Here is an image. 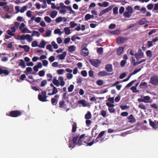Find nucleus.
Returning <instances> with one entry per match:
<instances>
[{"instance_id":"obj_18","label":"nucleus","mask_w":158,"mask_h":158,"mask_svg":"<svg viewBox=\"0 0 158 158\" xmlns=\"http://www.w3.org/2000/svg\"><path fill=\"white\" fill-rule=\"evenodd\" d=\"M58 80L60 82V85L61 86H64L65 85V82L64 81V78L62 76H60L58 77Z\"/></svg>"},{"instance_id":"obj_60","label":"nucleus","mask_w":158,"mask_h":158,"mask_svg":"<svg viewBox=\"0 0 158 158\" xmlns=\"http://www.w3.org/2000/svg\"><path fill=\"white\" fill-rule=\"evenodd\" d=\"M39 45H38V43L36 41H33L31 44V46L33 47H38Z\"/></svg>"},{"instance_id":"obj_42","label":"nucleus","mask_w":158,"mask_h":158,"mask_svg":"<svg viewBox=\"0 0 158 158\" xmlns=\"http://www.w3.org/2000/svg\"><path fill=\"white\" fill-rule=\"evenodd\" d=\"M78 136L79 135H76V136L73 138V142L74 144L77 143V138H78Z\"/></svg>"},{"instance_id":"obj_24","label":"nucleus","mask_w":158,"mask_h":158,"mask_svg":"<svg viewBox=\"0 0 158 158\" xmlns=\"http://www.w3.org/2000/svg\"><path fill=\"white\" fill-rule=\"evenodd\" d=\"M64 31L66 35H69L71 33V30L69 27H65L64 28Z\"/></svg>"},{"instance_id":"obj_39","label":"nucleus","mask_w":158,"mask_h":158,"mask_svg":"<svg viewBox=\"0 0 158 158\" xmlns=\"http://www.w3.org/2000/svg\"><path fill=\"white\" fill-rule=\"evenodd\" d=\"M44 20L46 22L48 23H50L52 21L51 19L48 16H45L44 17Z\"/></svg>"},{"instance_id":"obj_6","label":"nucleus","mask_w":158,"mask_h":158,"mask_svg":"<svg viewBox=\"0 0 158 158\" xmlns=\"http://www.w3.org/2000/svg\"><path fill=\"white\" fill-rule=\"evenodd\" d=\"M59 104L60 107L63 108L66 111H67L69 110V109L67 108V105L64 100H62L60 101L59 102Z\"/></svg>"},{"instance_id":"obj_49","label":"nucleus","mask_w":158,"mask_h":158,"mask_svg":"<svg viewBox=\"0 0 158 158\" xmlns=\"http://www.w3.org/2000/svg\"><path fill=\"white\" fill-rule=\"evenodd\" d=\"M91 15L89 14H86L85 17V20L87 21L91 19Z\"/></svg>"},{"instance_id":"obj_64","label":"nucleus","mask_w":158,"mask_h":158,"mask_svg":"<svg viewBox=\"0 0 158 158\" xmlns=\"http://www.w3.org/2000/svg\"><path fill=\"white\" fill-rule=\"evenodd\" d=\"M96 83L98 85H102L103 84V82L102 80H99L97 81Z\"/></svg>"},{"instance_id":"obj_10","label":"nucleus","mask_w":158,"mask_h":158,"mask_svg":"<svg viewBox=\"0 0 158 158\" xmlns=\"http://www.w3.org/2000/svg\"><path fill=\"white\" fill-rule=\"evenodd\" d=\"M21 115V112L16 110L13 111H11L10 113V115L13 117H17Z\"/></svg>"},{"instance_id":"obj_5","label":"nucleus","mask_w":158,"mask_h":158,"mask_svg":"<svg viewBox=\"0 0 158 158\" xmlns=\"http://www.w3.org/2000/svg\"><path fill=\"white\" fill-rule=\"evenodd\" d=\"M150 82L151 83L154 85L158 84V77L156 76H152L150 80Z\"/></svg>"},{"instance_id":"obj_9","label":"nucleus","mask_w":158,"mask_h":158,"mask_svg":"<svg viewBox=\"0 0 158 158\" xmlns=\"http://www.w3.org/2000/svg\"><path fill=\"white\" fill-rule=\"evenodd\" d=\"M89 62L93 65L95 67H97L101 63L99 60L95 59L90 60Z\"/></svg>"},{"instance_id":"obj_58","label":"nucleus","mask_w":158,"mask_h":158,"mask_svg":"<svg viewBox=\"0 0 158 158\" xmlns=\"http://www.w3.org/2000/svg\"><path fill=\"white\" fill-rule=\"evenodd\" d=\"M81 74L84 77H85L87 76V73L85 70H82L81 72Z\"/></svg>"},{"instance_id":"obj_13","label":"nucleus","mask_w":158,"mask_h":158,"mask_svg":"<svg viewBox=\"0 0 158 158\" xmlns=\"http://www.w3.org/2000/svg\"><path fill=\"white\" fill-rule=\"evenodd\" d=\"M84 137H87V136H85V134H82L79 137V139L77 141V143H78V146H81L82 144V141L83 140V138Z\"/></svg>"},{"instance_id":"obj_59","label":"nucleus","mask_w":158,"mask_h":158,"mask_svg":"<svg viewBox=\"0 0 158 158\" xmlns=\"http://www.w3.org/2000/svg\"><path fill=\"white\" fill-rule=\"evenodd\" d=\"M118 8L117 7H114L113 10V14L114 15H117L118 14Z\"/></svg>"},{"instance_id":"obj_62","label":"nucleus","mask_w":158,"mask_h":158,"mask_svg":"<svg viewBox=\"0 0 158 158\" xmlns=\"http://www.w3.org/2000/svg\"><path fill=\"white\" fill-rule=\"evenodd\" d=\"M138 107L139 108L144 110L146 109L147 108L146 107L143 103L139 105Z\"/></svg>"},{"instance_id":"obj_48","label":"nucleus","mask_w":158,"mask_h":158,"mask_svg":"<svg viewBox=\"0 0 158 158\" xmlns=\"http://www.w3.org/2000/svg\"><path fill=\"white\" fill-rule=\"evenodd\" d=\"M147 83L145 82H141L139 86L141 88H143L146 86Z\"/></svg>"},{"instance_id":"obj_20","label":"nucleus","mask_w":158,"mask_h":158,"mask_svg":"<svg viewBox=\"0 0 158 158\" xmlns=\"http://www.w3.org/2000/svg\"><path fill=\"white\" fill-rule=\"evenodd\" d=\"M67 9H68L69 11V13L70 14L72 15L73 16H75L76 15L75 12L73 10L71 6H68L67 7Z\"/></svg>"},{"instance_id":"obj_35","label":"nucleus","mask_w":158,"mask_h":158,"mask_svg":"<svg viewBox=\"0 0 158 158\" xmlns=\"http://www.w3.org/2000/svg\"><path fill=\"white\" fill-rule=\"evenodd\" d=\"M56 72L59 75H62L65 73V70L64 69H59L57 70Z\"/></svg>"},{"instance_id":"obj_27","label":"nucleus","mask_w":158,"mask_h":158,"mask_svg":"<svg viewBox=\"0 0 158 158\" xmlns=\"http://www.w3.org/2000/svg\"><path fill=\"white\" fill-rule=\"evenodd\" d=\"M124 48L123 47H119L117 49V54L118 55H120L123 52Z\"/></svg>"},{"instance_id":"obj_47","label":"nucleus","mask_w":158,"mask_h":158,"mask_svg":"<svg viewBox=\"0 0 158 158\" xmlns=\"http://www.w3.org/2000/svg\"><path fill=\"white\" fill-rule=\"evenodd\" d=\"M77 129V124L76 123H74L72 125V132H74L76 131Z\"/></svg>"},{"instance_id":"obj_19","label":"nucleus","mask_w":158,"mask_h":158,"mask_svg":"<svg viewBox=\"0 0 158 158\" xmlns=\"http://www.w3.org/2000/svg\"><path fill=\"white\" fill-rule=\"evenodd\" d=\"M104 121L102 123V125H108L109 124H112L111 121L110 120V119H104Z\"/></svg>"},{"instance_id":"obj_30","label":"nucleus","mask_w":158,"mask_h":158,"mask_svg":"<svg viewBox=\"0 0 158 158\" xmlns=\"http://www.w3.org/2000/svg\"><path fill=\"white\" fill-rule=\"evenodd\" d=\"M125 40V39L121 37H118L117 40V42L118 44H121L123 43Z\"/></svg>"},{"instance_id":"obj_8","label":"nucleus","mask_w":158,"mask_h":158,"mask_svg":"<svg viewBox=\"0 0 158 158\" xmlns=\"http://www.w3.org/2000/svg\"><path fill=\"white\" fill-rule=\"evenodd\" d=\"M144 53L141 50H140L137 53L135 54V56L137 60H139L141 58H143Z\"/></svg>"},{"instance_id":"obj_63","label":"nucleus","mask_w":158,"mask_h":158,"mask_svg":"<svg viewBox=\"0 0 158 158\" xmlns=\"http://www.w3.org/2000/svg\"><path fill=\"white\" fill-rule=\"evenodd\" d=\"M146 54L148 57H151L152 56V52L150 50H148L146 52Z\"/></svg>"},{"instance_id":"obj_14","label":"nucleus","mask_w":158,"mask_h":158,"mask_svg":"<svg viewBox=\"0 0 158 158\" xmlns=\"http://www.w3.org/2000/svg\"><path fill=\"white\" fill-rule=\"evenodd\" d=\"M149 125L151 126V127H152V128L154 129H156L157 128V126H158V124L156 123V121H152L150 120V119H149Z\"/></svg>"},{"instance_id":"obj_46","label":"nucleus","mask_w":158,"mask_h":158,"mask_svg":"<svg viewBox=\"0 0 158 158\" xmlns=\"http://www.w3.org/2000/svg\"><path fill=\"white\" fill-rule=\"evenodd\" d=\"M74 88V86L73 85H71L68 88V91L69 92H72Z\"/></svg>"},{"instance_id":"obj_52","label":"nucleus","mask_w":158,"mask_h":158,"mask_svg":"<svg viewBox=\"0 0 158 158\" xmlns=\"http://www.w3.org/2000/svg\"><path fill=\"white\" fill-rule=\"evenodd\" d=\"M47 84V81L46 80H44L41 81L40 83V86L41 87H44Z\"/></svg>"},{"instance_id":"obj_56","label":"nucleus","mask_w":158,"mask_h":158,"mask_svg":"<svg viewBox=\"0 0 158 158\" xmlns=\"http://www.w3.org/2000/svg\"><path fill=\"white\" fill-rule=\"evenodd\" d=\"M131 89L134 93H137L139 92V90L136 89V88L134 86H132L131 88Z\"/></svg>"},{"instance_id":"obj_41","label":"nucleus","mask_w":158,"mask_h":158,"mask_svg":"<svg viewBox=\"0 0 158 158\" xmlns=\"http://www.w3.org/2000/svg\"><path fill=\"white\" fill-rule=\"evenodd\" d=\"M66 9H67L66 7L61 8L60 10V12L62 14H64L66 12Z\"/></svg>"},{"instance_id":"obj_50","label":"nucleus","mask_w":158,"mask_h":158,"mask_svg":"<svg viewBox=\"0 0 158 158\" xmlns=\"http://www.w3.org/2000/svg\"><path fill=\"white\" fill-rule=\"evenodd\" d=\"M51 44L54 49H56L58 48V46L55 41H52L51 43Z\"/></svg>"},{"instance_id":"obj_45","label":"nucleus","mask_w":158,"mask_h":158,"mask_svg":"<svg viewBox=\"0 0 158 158\" xmlns=\"http://www.w3.org/2000/svg\"><path fill=\"white\" fill-rule=\"evenodd\" d=\"M91 116V114L90 111H88L85 115V118H90Z\"/></svg>"},{"instance_id":"obj_55","label":"nucleus","mask_w":158,"mask_h":158,"mask_svg":"<svg viewBox=\"0 0 158 158\" xmlns=\"http://www.w3.org/2000/svg\"><path fill=\"white\" fill-rule=\"evenodd\" d=\"M45 74V71L44 70L40 71L38 73L39 76L40 77H42L44 76Z\"/></svg>"},{"instance_id":"obj_11","label":"nucleus","mask_w":158,"mask_h":158,"mask_svg":"<svg viewBox=\"0 0 158 158\" xmlns=\"http://www.w3.org/2000/svg\"><path fill=\"white\" fill-rule=\"evenodd\" d=\"M112 7L110 6L108 8L102 10L100 13L99 16H101L104 15V14L108 12L109 11L111 10L112 8Z\"/></svg>"},{"instance_id":"obj_15","label":"nucleus","mask_w":158,"mask_h":158,"mask_svg":"<svg viewBox=\"0 0 158 158\" xmlns=\"http://www.w3.org/2000/svg\"><path fill=\"white\" fill-rule=\"evenodd\" d=\"M111 74L107 73L105 71H100L98 73V75L100 77H104L111 75Z\"/></svg>"},{"instance_id":"obj_33","label":"nucleus","mask_w":158,"mask_h":158,"mask_svg":"<svg viewBox=\"0 0 158 158\" xmlns=\"http://www.w3.org/2000/svg\"><path fill=\"white\" fill-rule=\"evenodd\" d=\"M57 12L56 11H53L51 13L50 16L52 18H55L57 15Z\"/></svg>"},{"instance_id":"obj_29","label":"nucleus","mask_w":158,"mask_h":158,"mask_svg":"<svg viewBox=\"0 0 158 158\" xmlns=\"http://www.w3.org/2000/svg\"><path fill=\"white\" fill-rule=\"evenodd\" d=\"M54 32L55 34H58L59 35H60L63 33L64 32L61 31L60 29L57 28L55 29Z\"/></svg>"},{"instance_id":"obj_51","label":"nucleus","mask_w":158,"mask_h":158,"mask_svg":"<svg viewBox=\"0 0 158 158\" xmlns=\"http://www.w3.org/2000/svg\"><path fill=\"white\" fill-rule=\"evenodd\" d=\"M58 101V100L55 98H52L51 99L52 103L54 105H56V104Z\"/></svg>"},{"instance_id":"obj_57","label":"nucleus","mask_w":158,"mask_h":158,"mask_svg":"<svg viewBox=\"0 0 158 158\" xmlns=\"http://www.w3.org/2000/svg\"><path fill=\"white\" fill-rule=\"evenodd\" d=\"M46 48L50 52H52L53 51V49L50 44L47 45L46 47Z\"/></svg>"},{"instance_id":"obj_31","label":"nucleus","mask_w":158,"mask_h":158,"mask_svg":"<svg viewBox=\"0 0 158 158\" xmlns=\"http://www.w3.org/2000/svg\"><path fill=\"white\" fill-rule=\"evenodd\" d=\"M46 43V41L44 40H42L39 45H38V47L40 48H44L45 47V45Z\"/></svg>"},{"instance_id":"obj_23","label":"nucleus","mask_w":158,"mask_h":158,"mask_svg":"<svg viewBox=\"0 0 158 158\" xmlns=\"http://www.w3.org/2000/svg\"><path fill=\"white\" fill-rule=\"evenodd\" d=\"M81 54L84 56H86L89 54V51L88 49L86 48H83L81 52Z\"/></svg>"},{"instance_id":"obj_28","label":"nucleus","mask_w":158,"mask_h":158,"mask_svg":"<svg viewBox=\"0 0 158 158\" xmlns=\"http://www.w3.org/2000/svg\"><path fill=\"white\" fill-rule=\"evenodd\" d=\"M76 49V47L74 45H71L68 47V51L70 52L74 51Z\"/></svg>"},{"instance_id":"obj_43","label":"nucleus","mask_w":158,"mask_h":158,"mask_svg":"<svg viewBox=\"0 0 158 158\" xmlns=\"http://www.w3.org/2000/svg\"><path fill=\"white\" fill-rule=\"evenodd\" d=\"M46 76L48 81H50L52 80L53 77L51 74L50 73H48L47 74Z\"/></svg>"},{"instance_id":"obj_44","label":"nucleus","mask_w":158,"mask_h":158,"mask_svg":"<svg viewBox=\"0 0 158 158\" xmlns=\"http://www.w3.org/2000/svg\"><path fill=\"white\" fill-rule=\"evenodd\" d=\"M66 75V77L69 80L71 79L73 77V74L71 73H67Z\"/></svg>"},{"instance_id":"obj_26","label":"nucleus","mask_w":158,"mask_h":158,"mask_svg":"<svg viewBox=\"0 0 158 158\" xmlns=\"http://www.w3.org/2000/svg\"><path fill=\"white\" fill-rule=\"evenodd\" d=\"M9 72L6 69H4L0 68V75L2 74L5 75H8L9 74Z\"/></svg>"},{"instance_id":"obj_54","label":"nucleus","mask_w":158,"mask_h":158,"mask_svg":"<svg viewBox=\"0 0 158 158\" xmlns=\"http://www.w3.org/2000/svg\"><path fill=\"white\" fill-rule=\"evenodd\" d=\"M80 37L79 36L74 35L71 38V40L73 41H75L76 40H80Z\"/></svg>"},{"instance_id":"obj_17","label":"nucleus","mask_w":158,"mask_h":158,"mask_svg":"<svg viewBox=\"0 0 158 158\" xmlns=\"http://www.w3.org/2000/svg\"><path fill=\"white\" fill-rule=\"evenodd\" d=\"M67 52H64L62 54H59L58 55V58L59 60H64L66 56Z\"/></svg>"},{"instance_id":"obj_3","label":"nucleus","mask_w":158,"mask_h":158,"mask_svg":"<svg viewBox=\"0 0 158 158\" xmlns=\"http://www.w3.org/2000/svg\"><path fill=\"white\" fill-rule=\"evenodd\" d=\"M19 29L22 31L23 33H31V31H30L28 28L25 26V24L22 23L19 27Z\"/></svg>"},{"instance_id":"obj_2","label":"nucleus","mask_w":158,"mask_h":158,"mask_svg":"<svg viewBox=\"0 0 158 158\" xmlns=\"http://www.w3.org/2000/svg\"><path fill=\"white\" fill-rule=\"evenodd\" d=\"M126 10L127 11L124 12L123 15L125 17L129 18L132 15L133 13V9L131 6H128L126 8Z\"/></svg>"},{"instance_id":"obj_21","label":"nucleus","mask_w":158,"mask_h":158,"mask_svg":"<svg viewBox=\"0 0 158 158\" xmlns=\"http://www.w3.org/2000/svg\"><path fill=\"white\" fill-rule=\"evenodd\" d=\"M105 69L108 72H111L112 71V66L111 64H108L106 65Z\"/></svg>"},{"instance_id":"obj_4","label":"nucleus","mask_w":158,"mask_h":158,"mask_svg":"<svg viewBox=\"0 0 158 158\" xmlns=\"http://www.w3.org/2000/svg\"><path fill=\"white\" fill-rule=\"evenodd\" d=\"M39 99L42 102H45L47 100L46 98L47 97L46 96V92L45 91H43L42 92L41 94H39L38 96Z\"/></svg>"},{"instance_id":"obj_36","label":"nucleus","mask_w":158,"mask_h":158,"mask_svg":"<svg viewBox=\"0 0 158 158\" xmlns=\"http://www.w3.org/2000/svg\"><path fill=\"white\" fill-rule=\"evenodd\" d=\"M52 34V31L50 30H48L46 32L45 35L44 36L45 37H49Z\"/></svg>"},{"instance_id":"obj_37","label":"nucleus","mask_w":158,"mask_h":158,"mask_svg":"<svg viewBox=\"0 0 158 158\" xmlns=\"http://www.w3.org/2000/svg\"><path fill=\"white\" fill-rule=\"evenodd\" d=\"M6 33L10 36H13L15 35L14 32L10 29H8L6 31Z\"/></svg>"},{"instance_id":"obj_7","label":"nucleus","mask_w":158,"mask_h":158,"mask_svg":"<svg viewBox=\"0 0 158 158\" xmlns=\"http://www.w3.org/2000/svg\"><path fill=\"white\" fill-rule=\"evenodd\" d=\"M106 104L108 107V110L110 113H113L115 111V109L114 107L115 106L110 102H106Z\"/></svg>"},{"instance_id":"obj_16","label":"nucleus","mask_w":158,"mask_h":158,"mask_svg":"<svg viewBox=\"0 0 158 158\" xmlns=\"http://www.w3.org/2000/svg\"><path fill=\"white\" fill-rule=\"evenodd\" d=\"M19 47L20 48H23L24 49V50L26 52H28L30 50V48L27 45H19Z\"/></svg>"},{"instance_id":"obj_38","label":"nucleus","mask_w":158,"mask_h":158,"mask_svg":"<svg viewBox=\"0 0 158 158\" xmlns=\"http://www.w3.org/2000/svg\"><path fill=\"white\" fill-rule=\"evenodd\" d=\"M144 102L148 103L149 102V100L150 99V98L148 96H145L143 98Z\"/></svg>"},{"instance_id":"obj_61","label":"nucleus","mask_w":158,"mask_h":158,"mask_svg":"<svg viewBox=\"0 0 158 158\" xmlns=\"http://www.w3.org/2000/svg\"><path fill=\"white\" fill-rule=\"evenodd\" d=\"M146 22V20L145 19H143L140 20L139 21V23L140 25H143Z\"/></svg>"},{"instance_id":"obj_1","label":"nucleus","mask_w":158,"mask_h":158,"mask_svg":"<svg viewBox=\"0 0 158 158\" xmlns=\"http://www.w3.org/2000/svg\"><path fill=\"white\" fill-rule=\"evenodd\" d=\"M16 39L18 40H27L29 42H31L33 40V38L29 34L21 35Z\"/></svg>"},{"instance_id":"obj_40","label":"nucleus","mask_w":158,"mask_h":158,"mask_svg":"<svg viewBox=\"0 0 158 158\" xmlns=\"http://www.w3.org/2000/svg\"><path fill=\"white\" fill-rule=\"evenodd\" d=\"M27 8H28V6L26 5L23 6L21 9L20 12L21 13H23L25 11H26L27 10Z\"/></svg>"},{"instance_id":"obj_12","label":"nucleus","mask_w":158,"mask_h":158,"mask_svg":"<svg viewBox=\"0 0 158 158\" xmlns=\"http://www.w3.org/2000/svg\"><path fill=\"white\" fill-rule=\"evenodd\" d=\"M78 103L81 104L84 107L89 106L90 105L89 103L86 102V101L84 99L80 100L78 101Z\"/></svg>"},{"instance_id":"obj_25","label":"nucleus","mask_w":158,"mask_h":158,"mask_svg":"<svg viewBox=\"0 0 158 158\" xmlns=\"http://www.w3.org/2000/svg\"><path fill=\"white\" fill-rule=\"evenodd\" d=\"M123 123H124V120L121 119H116L114 121V124L117 125H121Z\"/></svg>"},{"instance_id":"obj_22","label":"nucleus","mask_w":158,"mask_h":158,"mask_svg":"<svg viewBox=\"0 0 158 158\" xmlns=\"http://www.w3.org/2000/svg\"><path fill=\"white\" fill-rule=\"evenodd\" d=\"M52 82L53 84L57 87H58L60 85L59 81L57 80L56 79V78L55 77H53Z\"/></svg>"},{"instance_id":"obj_53","label":"nucleus","mask_w":158,"mask_h":158,"mask_svg":"<svg viewBox=\"0 0 158 158\" xmlns=\"http://www.w3.org/2000/svg\"><path fill=\"white\" fill-rule=\"evenodd\" d=\"M103 51V49L102 48H98L97 52L98 54L101 55L102 54Z\"/></svg>"},{"instance_id":"obj_34","label":"nucleus","mask_w":158,"mask_h":158,"mask_svg":"<svg viewBox=\"0 0 158 158\" xmlns=\"http://www.w3.org/2000/svg\"><path fill=\"white\" fill-rule=\"evenodd\" d=\"M77 23H75L74 21H71L69 23V25L70 26V28H73L77 26Z\"/></svg>"},{"instance_id":"obj_32","label":"nucleus","mask_w":158,"mask_h":158,"mask_svg":"<svg viewBox=\"0 0 158 158\" xmlns=\"http://www.w3.org/2000/svg\"><path fill=\"white\" fill-rule=\"evenodd\" d=\"M20 62L19 64V65L23 67V68H24L26 67V65L24 61L22 59H21L19 60Z\"/></svg>"}]
</instances>
